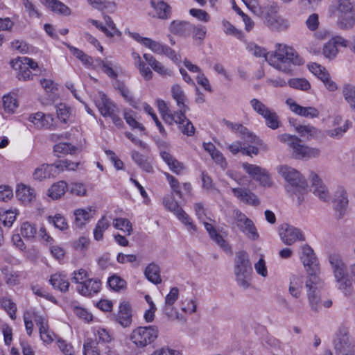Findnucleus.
<instances>
[{"label":"nucleus","instance_id":"e433bc0d","mask_svg":"<svg viewBox=\"0 0 355 355\" xmlns=\"http://www.w3.org/2000/svg\"><path fill=\"white\" fill-rule=\"evenodd\" d=\"M150 6L154 10L153 17L166 19L171 15L170 6L163 0H150Z\"/></svg>","mask_w":355,"mask_h":355},{"label":"nucleus","instance_id":"09e8293b","mask_svg":"<svg viewBox=\"0 0 355 355\" xmlns=\"http://www.w3.org/2000/svg\"><path fill=\"white\" fill-rule=\"evenodd\" d=\"M295 130L300 137L310 140L316 138L320 134V130L312 125H298L295 126Z\"/></svg>","mask_w":355,"mask_h":355},{"label":"nucleus","instance_id":"8fccbe9b","mask_svg":"<svg viewBox=\"0 0 355 355\" xmlns=\"http://www.w3.org/2000/svg\"><path fill=\"white\" fill-rule=\"evenodd\" d=\"M49 282L55 289H58L61 292H66L69 286L67 276L62 273L52 275Z\"/></svg>","mask_w":355,"mask_h":355},{"label":"nucleus","instance_id":"a878e982","mask_svg":"<svg viewBox=\"0 0 355 355\" xmlns=\"http://www.w3.org/2000/svg\"><path fill=\"white\" fill-rule=\"evenodd\" d=\"M309 179L313 193L322 201H329L331 198L329 190L319 176L315 173H311Z\"/></svg>","mask_w":355,"mask_h":355},{"label":"nucleus","instance_id":"338daca9","mask_svg":"<svg viewBox=\"0 0 355 355\" xmlns=\"http://www.w3.org/2000/svg\"><path fill=\"white\" fill-rule=\"evenodd\" d=\"M118 89L122 97L132 107L135 109L139 108V101L135 99L130 89L125 86L121 85L118 87Z\"/></svg>","mask_w":355,"mask_h":355},{"label":"nucleus","instance_id":"4468645a","mask_svg":"<svg viewBox=\"0 0 355 355\" xmlns=\"http://www.w3.org/2000/svg\"><path fill=\"white\" fill-rule=\"evenodd\" d=\"M242 168L250 178L257 181L261 186L267 188L272 187L273 181L266 168L247 162L242 164Z\"/></svg>","mask_w":355,"mask_h":355},{"label":"nucleus","instance_id":"2f4dec72","mask_svg":"<svg viewBox=\"0 0 355 355\" xmlns=\"http://www.w3.org/2000/svg\"><path fill=\"white\" fill-rule=\"evenodd\" d=\"M334 346L336 350L342 351L350 349V339L349 336L348 329L345 326H340L336 334L334 340Z\"/></svg>","mask_w":355,"mask_h":355},{"label":"nucleus","instance_id":"c9c22d12","mask_svg":"<svg viewBox=\"0 0 355 355\" xmlns=\"http://www.w3.org/2000/svg\"><path fill=\"white\" fill-rule=\"evenodd\" d=\"M45 315H46L44 313L37 311L34 309H31L24 313V320L25 327L26 332L29 336H31L33 332V321H35L38 327H40V320L38 319L40 318H44Z\"/></svg>","mask_w":355,"mask_h":355},{"label":"nucleus","instance_id":"6e6552de","mask_svg":"<svg viewBox=\"0 0 355 355\" xmlns=\"http://www.w3.org/2000/svg\"><path fill=\"white\" fill-rule=\"evenodd\" d=\"M252 268L249 254L246 251L240 250L235 254L234 274L237 284L247 288L250 284Z\"/></svg>","mask_w":355,"mask_h":355},{"label":"nucleus","instance_id":"0e129e2a","mask_svg":"<svg viewBox=\"0 0 355 355\" xmlns=\"http://www.w3.org/2000/svg\"><path fill=\"white\" fill-rule=\"evenodd\" d=\"M93 334L98 342L109 343L112 341L113 336L110 331L103 327H96L93 328Z\"/></svg>","mask_w":355,"mask_h":355},{"label":"nucleus","instance_id":"72a5a7b5","mask_svg":"<svg viewBox=\"0 0 355 355\" xmlns=\"http://www.w3.org/2000/svg\"><path fill=\"white\" fill-rule=\"evenodd\" d=\"M101 288V283L98 279H88L84 283L78 285L77 290L80 295L89 297L98 293Z\"/></svg>","mask_w":355,"mask_h":355},{"label":"nucleus","instance_id":"37998d69","mask_svg":"<svg viewBox=\"0 0 355 355\" xmlns=\"http://www.w3.org/2000/svg\"><path fill=\"white\" fill-rule=\"evenodd\" d=\"M204 149L210 155L216 164H218L223 169H225L227 163L223 155L216 148L215 146L211 142L203 143Z\"/></svg>","mask_w":355,"mask_h":355},{"label":"nucleus","instance_id":"7ed1b4c3","mask_svg":"<svg viewBox=\"0 0 355 355\" xmlns=\"http://www.w3.org/2000/svg\"><path fill=\"white\" fill-rule=\"evenodd\" d=\"M131 58L135 67L138 70L141 76L148 81L153 79V72L162 76H170L172 71L157 60L152 54L145 53L142 56L135 51H132Z\"/></svg>","mask_w":355,"mask_h":355},{"label":"nucleus","instance_id":"3c124183","mask_svg":"<svg viewBox=\"0 0 355 355\" xmlns=\"http://www.w3.org/2000/svg\"><path fill=\"white\" fill-rule=\"evenodd\" d=\"M266 24L270 29L276 31L287 30L290 26L289 21L281 17H269Z\"/></svg>","mask_w":355,"mask_h":355},{"label":"nucleus","instance_id":"f03ea898","mask_svg":"<svg viewBox=\"0 0 355 355\" xmlns=\"http://www.w3.org/2000/svg\"><path fill=\"white\" fill-rule=\"evenodd\" d=\"M266 62L275 69L286 73H291V69L285 65L291 62L294 65H302L304 60L291 46L284 44H276L275 50L268 52Z\"/></svg>","mask_w":355,"mask_h":355},{"label":"nucleus","instance_id":"6ab92c4d","mask_svg":"<svg viewBox=\"0 0 355 355\" xmlns=\"http://www.w3.org/2000/svg\"><path fill=\"white\" fill-rule=\"evenodd\" d=\"M114 320L123 328L131 326L132 322V309L128 301L122 300L120 302L118 311L114 315Z\"/></svg>","mask_w":355,"mask_h":355},{"label":"nucleus","instance_id":"2eb2a0df","mask_svg":"<svg viewBox=\"0 0 355 355\" xmlns=\"http://www.w3.org/2000/svg\"><path fill=\"white\" fill-rule=\"evenodd\" d=\"M234 223L249 239L256 241L259 239V234L252 220L239 210L234 211Z\"/></svg>","mask_w":355,"mask_h":355},{"label":"nucleus","instance_id":"de8ad7c7","mask_svg":"<svg viewBox=\"0 0 355 355\" xmlns=\"http://www.w3.org/2000/svg\"><path fill=\"white\" fill-rule=\"evenodd\" d=\"M337 25L343 30H350L355 26V11L337 14Z\"/></svg>","mask_w":355,"mask_h":355},{"label":"nucleus","instance_id":"a211bd4d","mask_svg":"<svg viewBox=\"0 0 355 355\" xmlns=\"http://www.w3.org/2000/svg\"><path fill=\"white\" fill-rule=\"evenodd\" d=\"M285 103L291 112L301 117L313 119L320 116V111L317 107L313 106H302L292 98H288Z\"/></svg>","mask_w":355,"mask_h":355},{"label":"nucleus","instance_id":"f704fd0d","mask_svg":"<svg viewBox=\"0 0 355 355\" xmlns=\"http://www.w3.org/2000/svg\"><path fill=\"white\" fill-rule=\"evenodd\" d=\"M185 112L183 111L176 112L173 123L178 125L179 129L184 135L189 137L193 136L195 133V128L193 123L185 116Z\"/></svg>","mask_w":355,"mask_h":355},{"label":"nucleus","instance_id":"603ef678","mask_svg":"<svg viewBox=\"0 0 355 355\" xmlns=\"http://www.w3.org/2000/svg\"><path fill=\"white\" fill-rule=\"evenodd\" d=\"M147 279L154 284H159L162 282L159 267L153 263L148 264L144 271Z\"/></svg>","mask_w":355,"mask_h":355},{"label":"nucleus","instance_id":"a19ab883","mask_svg":"<svg viewBox=\"0 0 355 355\" xmlns=\"http://www.w3.org/2000/svg\"><path fill=\"white\" fill-rule=\"evenodd\" d=\"M18 107L19 102L15 93H9L2 97V108L5 114H14Z\"/></svg>","mask_w":355,"mask_h":355},{"label":"nucleus","instance_id":"1a4fd4ad","mask_svg":"<svg viewBox=\"0 0 355 355\" xmlns=\"http://www.w3.org/2000/svg\"><path fill=\"white\" fill-rule=\"evenodd\" d=\"M300 259L309 275V279L319 278L320 264L312 248L308 245H302L300 248Z\"/></svg>","mask_w":355,"mask_h":355},{"label":"nucleus","instance_id":"0eeeda50","mask_svg":"<svg viewBox=\"0 0 355 355\" xmlns=\"http://www.w3.org/2000/svg\"><path fill=\"white\" fill-rule=\"evenodd\" d=\"M329 262L332 268L337 288L345 296L351 295L353 291L352 283L346 272V265L340 255L331 254L329 255Z\"/></svg>","mask_w":355,"mask_h":355},{"label":"nucleus","instance_id":"bb28decb","mask_svg":"<svg viewBox=\"0 0 355 355\" xmlns=\"http://www.w3.org/2000/svg\"><path fill=\"white\" fill-rule=\"evenodd\" d=\"M94 103L101 114L104 117L112 114V111H116V105L110 101L106 95L99 92L94 98Z\"/></svg>","mask_w":355,"mask_h":355},{"label":"nucleus","instance_id":"5701e85b","mask_svg":"<svg viewBox=\"0 0 355 355\" xmlns=\"http://www.w3.org/2000/svg\"><path fill=\"white\" fill-rule=\"evenodd\" d=\"M94 69H101L110 78H116L119 73L121 72V67L111 61L107 60H102L97 58L95 60L92 67Z\"/></svg>","mask_w":355,"mask_h":355},{"label":"nucleus","instance_id":"39448f33","mask_svg":"<svg viewBox=\"0 0 355 355\" xmlns=\"http://www.w3.org/2000/svg\"><path fill=\"white\" fill-rule=\"evenodd\" d=\"M124 33L153 53L166 55L176 64L180 61V56L176 54L174 50L159 41L154 40L150 37L141 36L139 33L131 31L128 28L125 29Z\"/></svg>","mask_w":355,"mask_h":355},{"label":"nucleus","instance_id":"9b49d317","mask_svg":"<svg viewBox=\"0 0 355 355\" xmlns=\"http://www.w3.org/2000/svg\"><path fill=\"white\" fill-rule=\"evenodd\" d=\"M194 209L196 216H198V219L202 222L205 228L209 233L211 239L213 241H214L224 250H229L230 247L227 241L224 239V234L218 232V230H216L214 228L213 224L209 223V221H211V219H205L202 205L200 204H196L194 206Z\"/></svg>","mask_w":355,"mask_h":355},{"label":"nucleus","instance_id":"4c0bfd02","mask_svg":"<svg viewBox=\"0 0 355 355\" xmlns=\"http://www.w3.org/2000/svg\"><path fill=\"white\" fill-rule=\"evenodd\" d=\"M40 336L43 343L46 345L51 344L55 339L56 335L52 331L48 326L46 315L44 318H40Z\"/></svg>","mask_w":355,"mask_h":355},{"label":"nucleus","instance_id":"6e6d98bb","mask_svg":"<svg viewBox=\"0 0 355 355\" xmlns=\"http://www.w3.org/2000/svg\"><path fill=\"white\" fill-rule=\"evenodd\" d=\"M37 229L34 223L29 221H24L20 226V234L22 237L27 240L33 241L37 236Z\"/></svg>","mask_w":355,"mask_h":355},{"label":"nucleus","instance_id":"ddd939ff","mask_svg":"<svg viewBox=\"0 0 355 355\" xmlns=\"http://www.w3.org/2000/svg\"><path fill=\"white\" fill-rule=\"evenodd\" d=\"M250 103L252 109L265 119L266 125L268 128L276 130L279 127V116L274 110L257 98L252 99Z\"/></svg>","mask_w":355,"mask_h":355},{"label":"nucleus","instance_id":"c85d7f7f","mask_svg":"<svg viewBox=\"0 0 355 355\" xmlns=\"http://www.w3.org/2000/svg\"><path fill=\"white\" fill-rule=\"evenodd\" d=\"M231 191L235 198L243 203L252 206H257L260 203L257 195L248 189L234 187L231 189Z\"/></svg>","mask_w":355,"mask_h":355},{"label":"nucleus","instance_id":"7c9ffc66","mask_svg":"<svg viewBox=\"0 0 355 355\" xmlns=\"http://www.w3.org/2000/svg\"><path fill=\"white\" fill-rule=\"evenodd\" d=\"M68 191V184L64 180L53 182L46 191V196L50 200L61 199Z\"/></svg>","mask_w":355,"mask_h":355},{"label":"nucleus","instance_id":"13d9d810","mask_svg":"<svg viewBox=\"0 0 355 355\" xmlns=\"http://www.w3.org/2000/svg\"><path fill=\"white\" fill-rule=\"evenodd\" d=\"M89 5L98 10H106L113 12L116 10V5L114 0H87Z\"/></svg>","mask_w":355,"mask_h":355},{"label":"nucleus","instance_id":"58836bf2","mask_svg":"<svg viewBox=\"0 0 355 355\" xmlns=\"http://www.w3.org/2000/svg\"><path fill=\"white\" fill-rule=\"evenodd\" d=\"M42 3L54 13L68 16L71 15V9L59 0H42Z\"/></svg>","mask_w":355,"mask_h":355},{"label":"nucleus","instance_id":"f8f14e48","mask_svg":"<svg viewBox=\"0 0 355 355\" xmlns=\"http://www.w3.org/2000/svg\"><path fill=\"white\" fill-rule=\"evenodd\" d=\"M11 67L17 71V77L19 80L26 81L32 77L31 69L38 67L37 63L28 57H18L10 61Z\"/></svg>","mask_w":355,"mask_h":355},{"label":"nucleus","instance_id":"473e14b6","mask_svg":"<svg viewBox=\"0 0 355 355\" xmlns=\"http://www.w3.org/2000/svg\"><path fill=\"white\" fill-rule=\"evenodd\" d=\"M160 156L173 173L180 175L186 170L184 164L176 159L169 152L160 150Z\"/></svg>","mask_w":355,"mask_h":355},{"label":"nucleus","instance_id":"b1692460","mask_svg":"<svg viewBox=\"0 0 355 355\" xmlns=\"http://www.w3.org/2000/svg\"><path fill=\"white\" fill-rule=\"evenodd\" d=\"M58 175L55 164L44 163L36 167L33 171L32 178L34 181L41 182L48 179L54 178Z\"/></svg>","mask_w":355,"mask_h":355},{"label":"nucleus","instance_id":"79ce46f5","mask_svg":"<svg viewBox=\"0 0 355 355\" xmlns=\"http://www.w3.org/2000/svg\"><path fill=\"white\" fill-rule=\"evenodd\" d=\"M347 205V193L343 187H338L334 193V207L341 214L346 209Z\"/></svg>","mask_w":355,"mask_h":355},{"label":"nucleus","instance_id":"cd10ccee","mask_svg":"<svg viewBox=\"0 0 355 355\" xmlns=\"http://www.w3.org/2000/svg\"><path fill=\"white\" fill-rule=\"evenodd\" d=\"M247 142L252 143L256 146H244L243 149V154L248 156L257 155L260 152H266L268 150L267 144L263 141L259 139L255 135L250 134L248 137L245 139Z\"/></svg>","mask_w":355,"mask_h":355},{"label":"nucleus","instance_id":"4d7b16f0","mask_svg":"<svg viewBox=\"0 0 355 355\" xmlns=\"http://www.w3.org/2000/svg\"><path fill=\"white\" fill-rule=\"evenodd\" d=\"M67 46L74 57L78 59L83 64L92 68L95 60L85 54L82 50L79 49H77L69 44H67Z\"/></svg>","mask_w":355,"mask_h":355},{"label":"nucleus","instance_id":"e2e57ef3","mask_svg":"<svg viewBox=\"0 0 355 355\" xmlns=\"http://www.w3.org/2000/svg\"><path fill=\"white\" fill-rule=\"evenodd\" d=\"M288 85L293 89L308 92L311 87V83L305 78H293L288 80Z\"/></svg>","mask_w":355,"mask_h":355},{"label":"nucleus","instance_id":"9d476101","mask_svg":"<svg viewBox=\"0 0 355 355\" xmlns=\"http://www.w3.org/2000/svg\"><path fill=\"white\" fill-rule=\"evenodd\" d=\"M163 205L166 209L172 212L177 218L185 225L189 232H196V227L193 223L189 215L182 209L178 202L171 196L163 198Z\"/></svg>","mask_w":355,"mask_h":355},{"label":"nucleus","instance_id":"bf43d9fd","mask_svg":"<svg viewBox=\"0 0 355 355\" xmlns=\"http://www.w3.org/2000/svg\"><path fill=\"white\" fill-rule=\"evenodd\" d=\"M131 157L133 161L143 170L147 172L151 171V162L148 157L139 153L138 151L136 150L132 151Z\"/></svg>","mask_w":355,"mask_h":355},{"label":"nucleus","instance_id":"f3484780","mask_svg":"<svg viewBox=\"0 0 355 355\" xmlns=\"http://www.w3.org/2000/svg\"><path fill=\"white\" fill-rule=\"evenodd\" d=\"M15 198L20 205L28 207L37 200V193L31 185L20 182L15 187Z\"/></svg>","mask_w":355,"mask_h":355},{"label":"nucleus","instance_id":"052dcab7","mask_svg":"<svg viewBox=\"0 0 355 355\" xmlns=\"http://www.w3.org/2000/svg\"><path fill=\"white\" fill-rule=\"evenodd\" d=\"M109 288L116 292H121L126 288V282L120 276L114 274L107 279Z\"/></svg>","mask_w":355,"mask_h":355},{"label":"nucleus","instance_id":"c756f323","mask_svg":"<svg viewBox=\"0 0 355 355\" xmlns=\"http://www.w3.org/2000/svg\"><path fill=\"white\" fill-rule=\"evenodd\" d=\"M28 120L38 129H48L53 125L54 119L50 114L37 112L29 115Z\"/></svg>","mask_w":355,"mask_h":355},{"label":"nucleus","instance_id":"4be33fe9","mask_svg":"<svg viewBox=\"0 0 355 355\" xmlns=\"http://www.w3.org/2000/svg\"><path fill=\"white\" fill-rule=\"evenodd\" d=\"M279 234L282 241L287 245H291L297 241L304 239L299 229L288 224L282 225Z\"/></svg>","mask_w":355,"mask_h":355},{"label":"nucleus","instance_id":"69168bd1","mask_svg":"<svg viewBox=\"0 0 355 355\" xmlns=\"http://www.w3.org/2000/svg\"><path fill=\"white\" fill-rule=\"evenodd\" d=\"M47 221L49 223L53 224L55 228L61 231L66 230L69 227L66 218L61 214H55L54 216H49L47 217Z\"/></svg>","mask_w":355,"mask_h":355},{"label":"nucleus","instance_id":"c03bdc74","mask_svg":"<svg viewBox=\"0 0 355 355\" xmlns=\"http://www.w3.org/2000/svg\"><path fill=\"white\" fill-rule=\"evenodd\" d=\"M111 217L108 215H103L97 221L94 230V240L99 241L103 240L104 232L110 226Z\"/></svg>","mask_w":355,"mask_h":355},{"label":"nucleus","instance_id":"864d4df0","mask_svg":"<svg viewBox=\"0 0 355 355\" xmlns=\"http://www.w3.org/2000/svg\"><path fill=\"white\" fill-rule=\"evenodd\" d=\"M332 8L337 14L352 12L355 11V3L352 0H337Z\"/></svg>","mask_w":355,"mask_h":355},{"label":"nucleus","instance_id":"49530a36","mask_svg":"<svg viewBox=\"0 0 355 355\" xmlns=\"http://www.w3.org/2000/svg\"><path fill=\"white\" fill-rule=\"evenodd\" d=\"M303 277L302 275H292L291 276L288 292L292 297L295 298L300 297L303 288Z\"/></svg>","mask_w":355,"mask_h":355},{"label":"nucleus","instance_id":"680f3d73","mask_svg":"<svg viewBox=\"0 0 355 355\" xmlns=\"http://www.w3.org/2000/svg\"><path fill=\"white\" fill-rule=\"evenodd\" d=\"M0 306L6 311L12 320L16 318L17 306L15 303L10 297L7 296L1 297Z\"/></svg>","mask_w":355,"mask_h":355},{"label":"nucleus","instance_id":"5fc2aeb1","mask_svg":"<svg viewBox=\"0 0 355 355\" xmlns=\"http://www.w3.org/2000/svg\"><path fill=\"white\" fill-rule=\"evenodd\" d=\"M157 106L164 121L170 125L173 124L176 112L172 113L166 103L162 99L157 100Z\"/></svg>","mask_w":355,"mask_h":355},{"label":"nucleus","instance_id":"aec40b11","mask_svg":"<svg viewBox=\"0 0 355 355\" xmlns=\"http://www.w3.org/2000/svg\"><path fill=\"white\" fill-rule=\"evenodd\" d=\"M103 19L105 24L101 21L92 19H88L87 22L89 24H91L100 30L107 37L112 38L115 36H121V32L117 28L115 23L110 16L105 15L103 17Z\"/></svg>","mask_w":355,"mask_h":355},{"label":"nucleus","instance_id":"dca6fc26","mask_svg":"<svg viewBox=\"0 0 355 355\" xmlns=\"http://www.w3.org/2000/svg\"><path fill=\"white\" fill-rule=\"evenodd\" d=\"M348 46V40L341 35L333 36L322 45V55L326 59L333 60L339 53L338 47L347 48Z\"/></svg>","mask_w":355,"mask_h":355},{"label":"nucleus","instance_id":"f257e3e1","mask_svg":"<svg viewBox=\"0 0 355 355\" xmlns=\"http://www.w3.org/2000/svg\"><path fill=\"white\" fill-rule=\"evenodd\" d=\"M277 173L285 180L286 195L297 205L306 200L309 193V187L304 176L297 169L282 164L277 167Z\"/></svg>","mask_w":355,"mask_h":355},{"label":"nucleus","instance_id":"412c9836","mask_svg":"<svg viewBox=\"0 0 355 355\" xmlns=\"http://www.w3.org/2000/svg\"><path fill=\"white\" fill-rule=\"evenodd\" d=\"M322 286L320 278L308 279L306 283L309 304L313 310L316 311L318 309L320 300V291Z\"/></svg>","mask_w":355,"mask_h":355},{"label":"nucleus","instance_id":"393cba45","mask_svg":"<svg viewBox=\"0 0 355 355\" xmlns=\"http://www.w3.org/2000/svg\"><path fill=\"white\" fill-rule=\"evenodd\" d=\"M96 215V209L92 206L78 208L73 211V225L77 228H83Z\"/></svg>","mask_w":355,"mask_h":355},{"label":"nucleus","instance_id":"20e7f679","mask_svg":"<svg viewBox=\"0 0 355 355\" xmlns=\"http://www.w3.org/2000/svg\"><path fill=\"white\" fill-rule=\"evenodd\" d=\"M158 336V329L155 326L137 327L135 328L128 336L130 340L126 346L130 349L131 355H137L138 350L144 349L153 343Z\"/></svg>","mask_w":355,"mask_h":355},{"label":"nucleus","instance_id":"ea45409f","mask_svg":"<svg viewBox=\"0 0 355 355\" xmlns=\"http://www.w3.org/2000/svg\"><path fill=\"white\" fill-rule=\"evenodd\" d=\"M171 96L176 101L177 105L180 107V111L187 112L188 107L187 106V98L184 91L178 84H175L171 89Z\"/></svg>","mask_w":355,"mask_h":355},{"label":"nucleus","instance_id":"a18cd8bd","mask_svg":"<svg viewBox=\"0 0 355 355\" xmlns=\"http://www.w3.org/2000/svg\"><path fill=\"white\" fill-rule=\"evenodd\" d=\"M19 214V210L16 207H10L8 209H0V220L5 227H10Z\"/></svg>","mask_w":355,"mask_h":355},{"label":"nucleus","instance_id":"774afa93","mask_svg":"<svg viewBox=\"0 0 355 355\" xmlns=\"http://www.w3.org/2000/svg\"><path fill=\"white\" fill-rule=\"evenodd\" d=\"M98 343L91 338L85 340L83 344L84 355H101L100 350L98 348Z\"/></svg>","mask_w":355,"mask_h":355},{"label":"nucleus","instance_id":"423d86ee","mask_svg":"<svg viewBox=\"0 0 355 355\" xmlns=\"http://www.w3.org/2000/svg\"><path fill=\"white\" fill-rule=\"evenodd\" d=\"M277 139L286 144L291 150L292 155L297 159H309L317 157L320 154L318 148L311 147L302 144L301 140L295 135L290 134H281L277 136Z\"/></svg>","mask_w":355,"mask_h":355}]
</instances>
